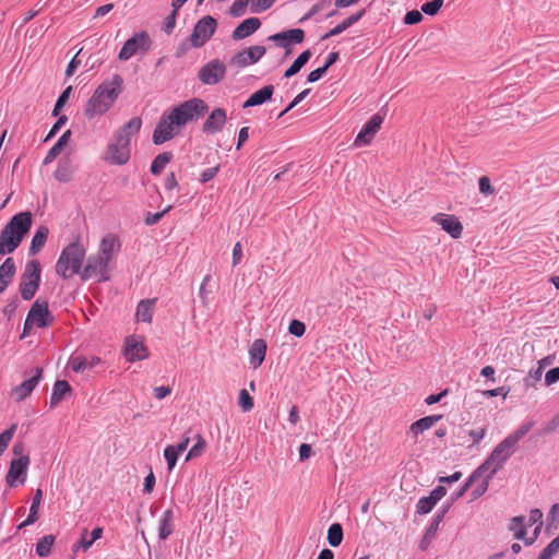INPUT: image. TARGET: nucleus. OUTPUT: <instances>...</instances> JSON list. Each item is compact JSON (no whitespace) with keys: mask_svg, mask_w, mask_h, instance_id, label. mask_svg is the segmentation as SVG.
Masks as SVG:
<instances>
[{"mask_svg":"<svg viewBox=\"0 0 559 559\" xmlns=\"http://www.w3.org/2000/svg\"><path fill=\"white\" fill-rule=\"evenodd\" d=\"M532 427L533 423H525L521 425L516 430L498 443L485 462L477 468L483 473L490 469L489 478H492L508 459L516 451L518 442L530 432Z\"/></svg>","mask_w":559,"mask_h":559,"instance_id":"obj_1","label":"nucleus"},{"mask_svg":"<svg viewBox=\"0 0 559 559\" xmlns=\"http://www.w3.org/2000/svg\"><path fill=\"white\" fill-rule=\"evenodd\" d=\"M141 127V118L133 117L120 128L107 146L105 159L114 165L127 164L131 156V138L140 132Z\"/></svg>","mask_w":559,"mask_h":559,"instance_id":"obj_2","label":"nucleus"},{"mask_svg":"<svg viewBox=\"0 0 559 559\" xmlns=\"http://www.w3.org/2000/svg\"><path fill=\"white\" fill-rule=\"evenodd\" d=\"M122 83L123 80L119 74H115L111 81L102 83L88 99L84 115L92 119L105 114L121 93Z\"/></svg>","mask_w":559,"mask_h":559,"instance_id":"obj_3","label":"nucleus"},{"mask_svg":"<svg viewBox=\"0 0 559 559\" xmlns=\"http://www.w3.org/2000/svg\"><path fill=\"white\" fill-rule=\"evenodd\" d=\"M32 226V214L22 212L14 215L0 233V255L12 253L22 242Z\"/></svg>","mask_w":559,"mask_h":559,"instance_id":"obj_4","label":"nucleus"},{"mask_svg":"<svg viewBox=\"0 0 559 559\" xmlns=\"http://www.w3.org/2000/svg\"><path fill=\"white\" fill-rule=\"evenodd\" d=\"M84 257L85 249L83 246L79 242H71L62 250L56 263V273L64 280L74 274H80Z\"/></svg>","mask_w":559,"mask_h":559,"instance_id":"obj_5","label":"nucleus"},{"mask_svg":"<svg viewBox=\"0 0 559 559\" xmlns=\"http://www.w3.org/2000/svg\"><path fill=\"white\" fill-rule=\"evenodd\" d=\"M207 104L201 98H191L174 107L169 112L177 127L197 121L207 111Z\"/></svg>","mask_w":559,"mask_h":559,"instance_id":"obj_6","label":"nucleus"},{"mask_svg":"<svg viewBox=\"0 0 559 559\" xmlns=\"http://www.w3.org/2000/svg\"><path fill=\"white\" fill-rule=\"evenodd\" d=\"M40 263L38 260H31L26 263L20 281V294L24 300H31L40 284Z\"/></svg>","mask_w":559,"mask_h":559,"instance_id":"obj_7","label":"nucleus"},{"mask_svg":"<svg viewBox=\"0 0 559 559\" xmlns=\"http://www.w3.org/2000/svg\"><path fill=\"white\" fill-rule=\"evenodd\" d=\"M217 23L211 15L203 16L199 20L189 37L192 47H202L214 34Z\"/></svg>","mask_w":559,"mask_h":559,"instance_id":"obj_8","label":"nucleus"},{"mask_svg":"<svg viewBox=\"0 0 559 559\" xmlns=\"http://www.w3.org/2000/svg\"><path fill=\"white\" fill-rule=\"evenodd\" d=\"M108 265L109 262L104 259L102 255L91 254L87 260L84 269L80 273V276L83 281H87L93 276L99 275L98 282H106L109 280L108 276Z\"/></svg>","mask_w":559,"mask_h":559,"instance_id":"obj_9","label":"nucleus"},{"mask_svg":"<svg viewBox=\"0 0 559 559\" xmlns=\"http://www.w3.org/2000/svg\"><path fill=\"white\" fill-rule=\"evenodd\" d=\"M226 75V66L219 59H213L202 66L198 72V79L205 85H215Z\"/></svg>","mask_w":559,"mask_h":559,"instance_id":"obj_10","label":"nucleus"},{"mask_svg":"<svg viewBox=\"0 0 559 559\" xmlns=\"http://www.w3.org/2000/svg\"><path fill=\"white\" fill-rule=\"evenodd\" d=\"M150 37L147 33L141 32L133 35L129 38L119 52V59L122 61L129 60L133 57L139 50H147L150 48Z\"/></svg>","mask_w":559,"mask_h":559,"instance_id":"obj_11","label":"nucleus"},{"mask_svg":"<svg viewBox=\"0 0 559 559\" xmlns=\"http://www.w3.org/2000/svg\"><path fill=\"white\" fill-rule=\"evenodd\" d=\"M52 321L53 318L49 312L48 304L46 301L40 302L37 299L29 309L26 318V326H28V323H34L38 328H45L50 325Z\"/></svg>","mask_w":559,"mask_h":559,"instance_id":"obj_12","label":"nucleus"},{"mask_svg":"<svg viewBox=\"0 0 559 559\" xmlns=\"http://www.w3.org/2000/svg\"><path fill=\"white\" fill-rule=\"evenodd\" d=\"M28 463V455H22L21 457L13 459L11 461L10 468L7 474V484L10 487H16L17 484H23L25 481Z\"/></svg>","mask_w":559,"mask_h":559,"instance_id":"obj_13","label":"nucleus"},{"mask_svg":"<svg viewBox=\"0 0 559 559\" xmlns=\"http://www.w3.org/2000/svg\"><path fill=\"white\" fill-rule=\"evenodd\" d=\"M175 119L171 118L170 114H164L154 132H153V143L155 145H160L169 140H171L175 135Z\"/></svg>","mask_w":559,"mask_h":559,"instance_id":"obj_14","label":"nucleus"},{"mask_svg":"<svg viewBox=\"0 0 559 559\" xmlns=\"http://www.w3.org/2000/svg\"><path fill=\"white\" fill-rule=\"evenodd\" d=\"M383 122V117L379 114L373 115L362 127L360 132L357 134L354 145L355 146H362L367 145L371 142L374 134L378 132V130L381 128V124Z\"/></svg>","mask_w":559,"mask_h":559,"instance_id":"obj_15","label":"nucleus"},{"mask_svg":"<svg viewBox=\"0 0 559 559\" xmlns=\"http://www.w3.org/2000/svg\"><path fill=\"white\" fill-rule=\"evenodd\" d=\"M305 32L301 28H293L281 33L273 34L269 37L270 40L275 41L278 46L286 48V56L290 53L289 46L292 44H300L304 41Z\"/></svg>","mask_w":559,"mask_h":559,"instance_id":"obj_16","label":"nucleus"},{"mask_svg":"<svg viewBox=\"0 0 559 559\" xmlns=\"http://www.w3.org/2000/svg\"><path fill=\"white\" fill-rule=\"evenodd\" d=\"M265 53V47L264 46H251L247 49H243L239 52H237L231 58V63L236 64L240 68H245L251 63L258 62Z\"/></svg>","mask_w":559,"mask_h":559,"instance_id":"obj_17","label":"nucleus"},{"mask_svg":"<svg viewBox=\"0 0 559 559\" xmlns=\"http://www.w3.org/2000/svg\"><path fill=\"white\" fill-rule=\"evenodd\" d=\"M447 495V488L444 486H437L433 490L430 491L429 496L423 497L418 500L416 504V513L418 514H427L429 513L433 507Z\"/></svg>","mask_w":559,"mask_h":559,"instance_id":"obj_18","label":"nucleus"},{"mask_svg":"<svg viewBox=\"0 0 559 559\" xmlns=\"http://www.w3.org/2000/svg\"><path fill=\"white\" fill-rule=\"evenodd\" d=\"M226 110L215 108L202 126V131L206 134H215L219 132L226 123Z\"/></svg>","mask_w":559,"mask_h":559,"instance_id":"obj_19","label":"nucleus"},{"mask_svg":"<svg viewBox=\"0 0 559 559\" xmlns=\"http://www.w3.org/2000/svg\"><path fill=\"white\" fill-rule=\"evenodd\" d=\"M433 221L438 223L452 238L456 239L461 237L463 226L455 216L440 213L433 216Z\"/></svg>","mask_w":559,"mask_h":559,"instance_id":"obj_20","label":"nucleus"},{"mask_svg":"<svg viewBox=\"0 0 559 559\" xmlns=\"http://www.w3.org/2000/svg\"><path fill=\"white\" fill-rule=\"evenodd\" d=\"M41 374H43V369L36 368L35 374L32 378L23 381L20 385L14 388L13 395L16 397L17 402L25 400L33 392V390L39 383V381L41 379Z\"/></svg>","mask_w":559,"mask_h":559,"instance_id":"obj_21","label":"nucleus"},{"mask_svg":"<svg viewBox=\"0 0 559 559\" xmlns=\"http://www.w3.org/2000/svg\"><path fill=\"white\" fill-rule=\"evenodd\" d=\"M124 356L129 361L142 360L148 356L147 348L134 337L126 340Z\"/></svg>","mask_w":559,"mask_h":559,"instance_id":"obj_22","label":"nucleus"},{"mask_svg":"<svg viewBox=\"0 0 559 559\" xmlns=\"http://www.w3.org/2000/svg\"><path fill=\"white\" fill-rule=\"evenodd\" d=\"M119 249L118 237L115 234H107L100 241L98 254L110 262Z\"/></svg>","mask_w":559,"mask_h":559,"instance_id":"obj_23","label":"nucleus"},{"mask_svg":"<svg viewBox=\"0 0 559 559\" xmlns=\"http://www.w3.org/2000/svg\"><path fill=\"white\" fill-rule=\"evenodd\" d=\"M260 26L261 21L258 17L246 19L233 31L231 37L234 40L243 39L258 31Z\"/></svg>","mask_w":559,"mask_h":559,"instance_id":"obj_24","label":"nucleus"},{"mask_svg":"<svg viewBox=\"0 0 559 559\" xmlns=\"http://www.w3.org/2000/svg\"><path fill=\"white\" fill-rule=\"evenodd\" d=\"M265 354H266L265 341L262 338L255 340L249 348L250 365L252 366L253 369H257L262 365V362L265 358Z\"/></svg>","mask_w":559,"mask_h":559,"instance_id":"obj_25","label":"nucleus"},{"mask_svg":"<svg viewBox=\"0 0 559 559\" xmlns=\"http://www.w3.org/2000/svg\"><path fill=\"white\" fill-rule=\"evenodd\" d=\"M273 93V85H265L251 94V96L243 103L242 108L246 109L249 107L262 105L272 98Z\"/></svg>","mask_w":559,"mask_h":559,"instance_id":"obj_26","label":"nucleus"},{"mask_svg":"<svg viewBox=\"0 0 559 559\" xmlns=\"http://www.w3.org/2000/svg\"><path fill=\"white\" fill-rule=\"evenodd\" d=\"M365 12H366V10L362 9V10L358 11L357 13L352 14L346 20H344L342 23H340L335 27H333L329 33L324 34L321 37V40H325V39H328V38H330L332 36H336L338 34L343 33L348 27H350L354 24H356L364 16Z\"/></svg>","mask_w":559,"mask_h":559,"instance_id":"obj_27","label":"nucleus"},{"mask_svg":"<svg viewBox=\"0 0 559 559\" xmlns=\"http://www.w3.org/2000/svg\"><path fill=\"white\" fill-rule=\"evenodd\" d=\"M156 300H157L156 298L143 299L138 304L136 313H135L138 321H142V322H146V323L152 322L153 311H154V306L156 304Z\"/></svg>","mask_w":559,"mask_h":559,"instance_id":"obj_28","label":"nucleus"},{"mask_svg":"<svg viewBox=\"0 0 559 559\" xmlns=\"http://www.w3.org/2000/svg\"><path fill=\"white\" fill-rule=\"evenodd\" d=\"M71 391L72 389L68 381L57 380L50 396V407H56Z\"/></svg>","mask_w":559,"mask_h":559,"instance_id":"obj_29","label":"nucleus"},{"mask_svg":"<svg viewBox=\"0 0 559 559\" xmlns=\"http://www.w3.org/2000/svg\"><path fill=\"white\" fill-rule=\"evenodd\" d=\"M100 362L98 357L86 358L82 355L72 356L70 358V366L74 372H83L86 369H92Z\"/></svg>","mask_w":559,"mask_h":559,"instance_id":"obj_30","label":"nucleus"},{"mask_svg":"<svg viewBox=\"0 0 559 559\" xmlns=\"http://www.w3.org/2000/svg\"><path fill=\"white\" fill-rule=\"evenodd\" d=\"M71 134V130H67L66 132H63V134L58 139V141L52 145V147L48 151L47 155L45 156V165L52 163L57 158V156L62 152L64 146L69 143Z\"/></svg>","mask_w":559,"mask_h":559,"instance_id":"obj_31","label":"nucleus"},{"mask_svg":"<svg viewBox=\"0 0 559 559\" xmlns=\"http://www.w3.org/2000/svg\"><path fill=\"white\" fill-rule=\"evenodd\" d=\"M486 432V427L471 429L468 431L463 428H460L457 433L455 435V438L457 439V444L462 445L465 443V437L468 436L472 439V445H476L485 438Z\"/></svg>","mask_w":559,"mask_h":559,"instance_id":"obj_32","label":"nucleus"},{"mask_svg":"<svg viewBox=\"0 0 559 559\" xmlns=\"http://www.w3.org/2000/svg\"><path fill=\"white\" fill-rule=\"evenodd\" d=\"M442 418V415H431L423 417L415 423H413L409 427V431L417 436L423 433L424 431L430 429L435 424H437Z\"/></svg>","mask_w":559,"mask_h":559,"instance_id":"obj_33","label":"nucleus"},{"mask_svg":"<svg viewBox=\"0 0 559 559\" xmlns=\"http://www.w3.org/2000/svg\"><path fill=\"white\" fill-rule=\"evenodd\" d=\"M49 230L46 226H40L36 230L35 235L33 236L31 247H29V254L35 255L38 253L41 248L45 246L47 241Z\"/></svg>","mask_w":559,"mask_h":559,"instance_id":"obj_34","label":"nucleus"},{"mask_svg":"<svg viewBox=\"0 0 559 559\" xmlns=\"http://www.w3.org/2000/svg\"><path fill=\"white\" fill-rule=\"evenodd\" d=\"M311 51L309 49L302 51L293 62V64L284 72L285 78H292L297 74L301 68L309 61Z\"/></svg>","mask_w":559,"mask_h":559,"instance_id":"obj_35","label":"nucleus"},{"mask_svg":"<svg viewBox=\"0 0 559 559\" xmlns=\"http://www.w3.org/2000/svg\"><path fill=\"white\" fill-rule=\"evenodd\" d=\"M16 272V266L12 258H7L0 265V281L10 285Z\"/></svg>","mask_w":559,"mask_h":559,"instance_id":"obj_36","label":"nucleus"},{"mask_svg":"<svg viewBox=\"0 0 559 559\" xmlns=\"http://www.w3.org/2000/svg\"><path fill=\"white\" fill-rule=\"evenodd\" d=\"M484 473L476 468L471 475L469 477L467 478V480L465 481V484L456 491L454 492L452 496H451V499L450 501H448L449 503H453L456 499L461 498L464 496V493L481 477Z\"/></svg>","mask_w":559,"mask_h":559,"instance_id":"obj_37","label":"nucleus"},{"mask_svg":"<svg viewBox=\"0 0 559 559\" xmlns=\"http://www.w3.org/2000/svg\"><path fill=\"white\" fill-rule=\"evenodd\" d=\"M173 154L170 152H164L158 154L151 164V173L155 176L159 175L166 165L171 160Z\"/></svg>","mask_w":559,"mask_h":559,"instance_id":"obj_38","label":"nucleus"},{"mask_svg":"<svg viewBox=\"0 0 559 559\" xmlns=\"http://www.w3.org/2000/svg\"><path fill=\"white\" fill-rule=\"evenodd\" d=\"M526 527L527 526L515 525V526H511V531L513 532V536L515 538L524 539L526 545H531L536 539V537L539 533L540 526H535V528L533 530L532 534L528 537H526V534H527Z\"/></svg>","mask_w":559,"mask_h":559,"instance_id":"obj_39","label":"nucleus"},{"mask_svg":"<svg viewBox=\"0 0 559 559\" xmlns=\"http://www.w3.org/2000/svg\"><path fill=\"white\" fill-rule=\"evenodd\" d=\"M41 490L37 489L35 496L32 500V506L29 508V513L26 520L21 522L20 524H34L38 520V509L41 501Z\"/></svg>","mask_w":559,"mask_h":559,"instance_id":"obj_40","label":"nucleus"},{"mask_svg":"<svg viewBox=\"0 0 559 559\" xmlns=\"http://www.w3.org/2000/svg\"><path fill=\"white\" fill-rule=\"evenodd\" d=\"M53 543H55L53 535L44 536L36 544V554L39 557H47L51 551V547H52Z\"/></svg>","mask_w":559,"mask_h":559,"instance_id":"obj_41","label":"nucleus"},{"mask_svg":"<svg viewBox=\"0 0 559 559\" xmlns=\"http://www.w3.org/2000/svg\"><path fill=\"white\" fill-rule=\"evenodd\" d=\"M205 447H206V442L203 439V437L201 435H197V442L189 450L186 461H189V460L200 456L204 452Z\"/></svg>","mask_w":559,"mask_h":559,"instance_id":"obj_42","label":"nucleus"},{"mask_svg":"<svg viewBox=\"0 0 559 559\" xmlns=\"http://www.w3.org/2000/svg\"><path fill=\"white\" fill-rule=\"evenodd\" d=\"M69 160H60L55 173L56 179L61 182H68L71 179Z\"/></svg>","mask_w":559,"mask_h":559,"instance_id":"obj_43","label":"nucleus"},{"mask_svg":"<svg viewBox=\"0 0 559 559\" xmlns=\"http://www.w3.org/2000/svg\"><path fill=\"white\" fill-rule=\"evenodd\" d=\"M343 540L342 526H330L328 532V542L332 547H337Z\"/></svg>","mask_w":559,"mask_h":559,"instance_id":"obj_44","label":"nucleus"},{"mask_svg":"<svg viewBox=\"0 0 559 559\" xmlns=\"http://www.w3.org/2000/svg\"><path fill=\"white\" fill-rule=\"evenodd\" d=\"M72 92V86H68L58 97L53 110L52 116L57 117L59 116L60 110L64 107L67 102L69 100L70 94Z\"/></svg>","mask_w":559,"mask_h":559,"instance_id":"obj_45","label":"nucleus"},{"mask_svg":"<svg viewBox=\"0 0 559 559\" xmlns=\"http://www.w3.org/2000/svg\"><path fill=\"white\" fill-rule=\"evenodd\" d=\"M559 551V535L552 539L547 547L543 550L538 559H552V557Z\"/></svg>","mask_w":559,"mask_h":559,"instance_id":"obj_46","label":"nucleus"},{"mask_svg":"<svg viewBox=\"0 0 559 559\" xmlns=\"http://www.w3.org/2000/svg\"><path fill=\"white\" fill-rule=\"evenodd\" d=\"M442 5L443 0H431L421 5V12L429 16H433L439 12Z\"/></svg>","mask_w":559,"mask_h":559,"instance_id":"obj_47","label":"nucleus"},{"mask_svg":"<svg viewBox=\"0 0 559 559\" xmlns=\"http://www.w3.org/2000/svg\"><path fill=\"white\" fill-rule=\"evenodd\" d=\"M15 429H16V426L12 425L10 428H8L7 430H4L3 432L0 433V455L8 448L10 441L13 438Z\"/></svg>","mask_w":559,"mask_h":559,"instance_id":"obj_48","label":"nucleus"},{"mask_svg":"<svg viewBox=\"0 0 559 559\" xmlns=\"http://www.w3.org/2000/svg\"><path fill=\"white\" fill-rule=\"evenodd\" d=\"M250 0H235L229 9V14L239 17L245 14Z\"/></svg>","mask_w":559,"mask_h":559,"instance_id":"obj_49","label":"nucleus"},{"mask_svg":"<svg viewBox=\"0 0 559 559\" xmlns=\"http://www.w3.org/2000/svg\"><path fill=\"white\" fill-rule=\"evenodd\" d=\"M438 526H429L426 531L423 539L420 540L419 547L421 550H426L431 542L437 537Z\"/></svg>","mask_w":559,"mask_h":559,"instance_id":"obj_50","label":"nucleus"},{"mask_svg":"<svg viewBox=\"0 0 559 559\" xmlns=\"http://www.w3.org/2000/svg\"><path fill=\"white\" fill-rule=\"evenodd\" d=\"M179 453L174 449V445H167L164 450V456L167 461V467L169 471H171L178 460Z\"/></svg>","mask_w":559,"mask_h":559,"instance_id":"obj_51","label":"nucleus"},{"mask_svg":"<svg viewBox=\"0 0 559 559\" xmlns=\"http://www.w3.org/2000/svg\"><path fill=\"white\" fill-rule=\"evenodd\" d=\"M239 405L243 412H249L253 407V399L245 389L239 392Z\"/></svg>","mask_w":559,"mask_h":559,"instance_id":"obj_52","label":"nucleus"},{"mask_svg":"<svg viewBox=\"0 0 559 559\" xmlns=\"http://www.w3.org/2000/svg\"><path fill=\"white\" fill-rule=\"evenodd\" d=\"M90 536L91 535L88 534L87 530H84L81 538L73 545V551H78L79 549L86 551L93 545Z\"/></svg>","mask_w":559,"mask_h":559,"instance_id":"obj_53","label":"nucleus"},{"mask_svg":"<svg viewBox=\"0 0 559 559\" xmlns=\"http://www.w3.org/2000/svg\"><path fill=\"white\" fill-rule=\"evenodd\" d=\"M288 332L296 337H301L306 332V325L304 322L294 319L289 323Z\"/></svg>","mask_w":559,"mask_h":559,"instance_id":"obj_54","label":"nucleus"},{"mask_svg":"<svg viewBox=\"0 0 559 559\" xmlns=\"http://www.w3.org/2000/svg\"><path fill=\"white\" fill-rule=\"evenodd\" d=\"M310 93V88H306L302 92H300L294 99L293 102L278 114L277 118H281L283 117L284 115H286L288 111H290L295 106H297L300 102H302L306 96Z\"/></svg>","mask_w":559,"mask_h":559,"instance_id":"obj_55","label":"nucleus"},{"mask_svg":"<svg viewBox=\"0 0 559 559\" xmlns=\"http://www.w3.org/2000/svg\"><path fill=\"white\" fill-rule=\"evenodd\" d=\"M20 300L17 296H13L7 306L3 308L2 312L3 314L10 320L16 312V309L19 308Z\"/></svg>","mask_w":559,"mask_h":559,"instance_id":"obj_56","label":"nucleus"},{"mask_svg":"<svg viewBox=\"0 0 559 559\" xmlns=\"http://www.w3.org/2000/svg\"><path fill=\"white\" fill-rule=\"evenodd\" d=\"M276 0H253L251 12L260 13L271 8Z\"/></svg>","mask_w":559,"mask_h":559,"instance_id":"obj_57","label":"nucleus"},{"mask_svg":"<svg viewBox=\"0 0 559 559\" xmlns=\"http://www.w3.org/2000/svg\"><path fill=\"white\" fill-rule=\"evenodd\" d=\"M489 474L484 478L473 490H472V499H477L481 497L488 489L489 486Z\"/></svg>","mask_w":559,"mask_h":559,"instance_id":"obj_58","label":"nucleus"},{"mask_svg":"<svg viewBox=\"0 0 559 559\" xmlns=\"http://www.w3.org/2000/svg\"><path fill=\"white\" fill-rule=\"evenodd\" d=\"M58 119L57 121L53 123V126L51 127L49 133L47 134L46 139H45V142L49 141L51 138H53L58 131L66 124V122L68 121V118L67 116L62 115V116H57Z\"/></svg>","mask_w":559,"mask_h":559,"instance_id":"obj_59","label":"nucleus"},{"mask_svg":"<svg viewBox=\"0 0 559 559\" xmlns=\"http://www.w3.org/2000/svg\"><path fill=\"white\" fill-rule=\"evenodd\" d=\"M170 210V206L166 207L164 211L162 212H157V213H146L145 217H144V223L147 225V226H152V225H155L157 224L162 217Z\"/></svg>","mask_w":559,"mask_h":559,"instance_id":"obj_60","label":"nucleus"},{"mask_svg":"<svg viewBox=\"0 0 559 559\" xmlns=\"http://www.w3.org/2000/svg\"><path fill=\"white\" fill-rule=\"evenodd\" d=\"M423 12L417 10L408 11L404 16V23L407 25H414L423 20Z\"/></svg>","mask_w":559,"mask_h":559,"instance_id":"obj_61","label":"nucleus"},{"mask_svg":"<svg viewBox=\"0 0 559 559\" xmlns=\"http://www.w3.org/2000/svg\"><path fill=\"white\" fill-rule=\"evenodd\" d=\"M543 374V365L539 364V366L536 369H532L528 372V377L526 379V385H534L535 382L539 381L542 379Z\"/></svg>","mask_w":559,"mask_h":559,"instance_id":"obj_62","label":"nucleus"},{"mask_svg":"<svg viewBox=\"0 0 559 559\" xmlns=\"http://www.w3.org/2000/svg\"><path fill=\"white\" fill-rule=\"evenodd\" d=\"M478 187L480 193L488 195L493 193V189L490 183V179L487 176H483L478 180Z\"/></svg>","mask_w":559,"mask_h":559,"instance_id":"obj_63","label":"nucleus"},{"mask_svg":"<svg viewBox=\"0 0 559 559\" xmlns=\"http://www.w3.org/2000/svg\"><path fill=\"white\" fill-rule=\"evenodd\" d=\"M559 381V367L552 368L545 374V383L551 385Z\"/></svg>","mask_w":559,"mask_h":559,"instance_id":"obj_64","label":"nucleus"}]
</instances>
